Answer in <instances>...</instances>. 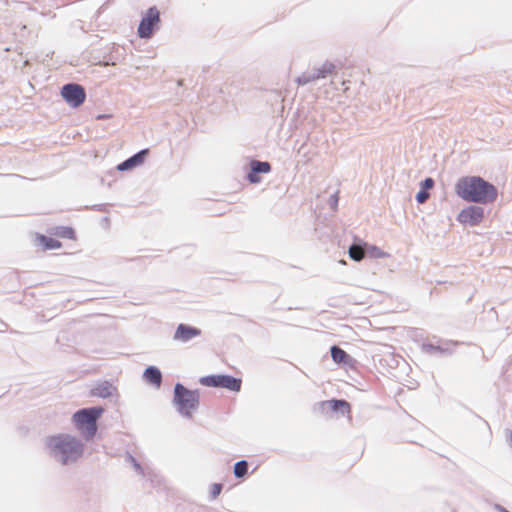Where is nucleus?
Here are the masks:
<instances>
[{
    "label": "nucleus",
    "instance_id": "nucleus-1",
    "mask_svg": "<svg viewBox=\"0 0 512 512\" xmlns=\"http://www.w3.org/2000/svg\"><path fill=\"white\" fill-rule=\"evenodd\" d=\"M455 193L461 199L478 203L488 204L496 200V187L479 176H465L455 184Z\"/></svg>",
    "mask_w": 512,
    "mask_h": 512
},
{
    "label": "nucleus",
    "instance_id": "nucleus-2",
    "mask_svg": "<svg viewBox=\"0 0 512 512\" xmlns=\"http://www.w3.org/2000/svg\"><path fill=\"white\" fill-rule=\"evenodd\" d=\"M46 446L49 454L63 465L76 462L81 458L84 451L82 441L68 433L48 437L46 439Z\"/></svg>",
    "mask_w": 512,
    "mask_h": 512
},
{
    "label": "nucleus",
    "instance_id": "nucleus-3",
    "mask_svg": "<svg viewBox=\"0 0 512 512\" xmlns=\"http://www.w3.org/2000/svg\"><path fill=\"white\" fill-rule=\"evenodd\" d=\"M102 407H90L76 411L72 415L75 429L85 438L91 439L97 432V420L103 414Z\"/></svg>",
    "mask_w": 512,
    "mask_h": 512
},
{
    "label": "nucleus",
    "instance_id": "nucleus-4",
    "mask_svg": "<svg viewBox=\"0 0 512 512\" xmlns=\"http://www.w3.org/2000/svg\"><path fill=\"white\" fill-rule=\"evenodd\" d=\"M173 404L181 416L189 418L198 407L199 393L177 383L174 387Z\"/></svg>",
    "mask_w": 512,
    "mask_h": 512
},
{
    "label": "nucleus",
    "instance_id": "nucleus-5",
    "mask_svg": "<svg viewBox=\"0 0 512 512\" xmlns=\"http://www.w3.org/2000/svg\"><path fill=\"white\" fill-rule=\"evenodd\" d=\"M160 24V13L156 7H150L142 16L137 28V35L141 39H149L154 29Z\"/></svg>",
    "mask_w": 512,
    "mask_h": 512
},
{
    "label": "nucleus",
    "instance_id": "nucleus-6",
    "mask_svg": "<svg viewBox=\"0 0 512 512\" xmlns=\"http://www.w3.org/2000/svg\"><path fill=\"white\" fill-rule=\"evenodd\" d=\"M202 385L208 387H222L230 391H239L241 380L230 375H210L200 379Z\"/></svg>",
    "mask_w": 512,
    "mask_h": 512
},
{
    "label": "nucleus",
    "instance_id": "nucleus-7",
    "mask_svg": "<svg viewBox=\"0 0 512 512\" xmlns=\"http://www.w3.org/2000/svg\"><path fill=\"white\" fill-rule=\"evenodd\" d=\"M61 96L71 108H77L82 105L86 99L84 88L75 83H69L61 88Z\"/></svg>",
    "mask_w": 512,
    "mask_h": 512
},
{
    "label": "nucleus",
    "instance_id": "nucleus-8",
    "mask_svg": "<svg viewBox=\"0 0 512 512\" xmlns=\"http://www.w3.org/2000/svg\"><path fill=\"white\" fill-rule=\"evenodd\" d=\"M484 218V209L480 206L471 205L463 208L457 215V221L463 225L476 226Z\"/></svg>",
    "mask_w": 512,
    "mask_h": 512
},
{
    "label": "nucleus",
    "instance_id": "nucleus-9",
    "mask_svg": "<svg viewBox=\"0 0 512 512\" xmlns=\"http://www.w3.org/2000/svg\"><path fill=\"white\" fill-rule=\"evenodd\" d=\"M198 335H200V330L197 328L190 327L185 324H179L174 333L173 339L177 342L186 343Z\"/></svg>",
    "mask_w": 512,
    "mask_h": 512
},
{
    "label": "nucleus",
    "instance_id": "nucleus-10",
    "mask_svg": "<svg viewBox=\"0 0 512 512\" xmlns=\"http://www.w3.org/2000/svg\"><path fill=\"white\" fill-rule=\"evenodd\" d=\"M142 377L145 382L153 385L157 389L161 386L162 373H161L160 369L155 366L147 367L144 370Z\"/></svg>",
    "mask_w": 512,
    "mask_h": 512
},
{
    "label": "nucleus",
    "instance_id": "nucleus-11",
    "mask_svg": "<svg viewBox=\"0 0 512 512\" xmlns=\"http://www.w3.org/2000/svg\"><path fill=\"white\" fill-rule=\"evenodd\" d=\"M115 393H116V387L108 381L100 382V383L96 384L95 387L92 389V394L94 396H97V397L103 398V399L109 398L112 395H114Z\"/></svg>",
    "mask_w": 512,
    "mask_h": 512
},
{
    "label": "nucleus",
    "instance_id": "nucleus-12",
    "mask_svg": "<svg viewBox=\"0 0 512 512\" xmlns=\"http://www.w3.org/2000/svg\"><path fill=\"white\" fill-rule=\"evenodd\" d=\"M146 153L145 150H141L132 157L128 158L127 160L123 161L117 166L118 171H127L130 170L138 165H140L143 162L144 154Z\"/></svg>",
    "mask_w": 512,
    "mask_h": 512
},
{
    "label": "nucleus",
    "instance_id": "nucleus-13",
    "mask_svg": "<svg viewBox=\"0 0 512 512\" xmlns=\"http://www.w3.org/2000/svg\"><path fill=\"white\" fill-rule=\"evenodd\" d=\"M36 239L38 244L47 250L58 249L61 246L58 240L44 235H38Z\"/></svg>",
    "mask_w": 512,
    "mask_h": 512
},
{
    "label": "nucleus",
    "instance_id": "nucleus-14",
    "mask_svg": "<svg viewBox=\"0 0 512 512\" xmlns=\"http://www.w3.org/2000/svg\"><path fill=\"white\" fill-rule=\"evenodd\" d=\"M334 65L331 62H325L320 67H318L314 72V77L316 80L324 79L328 75L332 74L334 71Z\"/></svg>",
    "mask_w": 512,
    "mask_h": 512
},
{
    "label": "nucleus",
    "instance_id": "nucleus-15",
    "mask_svg": "<svg viewBox=\"0 0 512 512\" xmlns=\"http://www.w3.org/2000/svg\"><path fill=\"white\" fill-rule=\"evenodd\" d=\"M349 257L354 261H361L365 256V250L361 245L353 244L348 250Z\"/></svg>",
    "mask_w": 512,
    "mask_h": 512
},
{
    "label": "nucleus",
    "instance_id": "nucleus-16",
    "mask_svg": "<svg viewBox=\"0 0 512 512\" xmlns=\"http://www.w3.org/2000/svg\"><path fill=\"white\" fill-rule=\"evenodd\" d=\"M331 357L335 363H342V362L346 361V359L348 358V355L343 349H341L337 346H332L331 347Z\"/></svg>",
    "mask_w": 512,
    "mask_h": 512
},
{
    "label": "nucleus",
    "instance_id": "nucleus-17",
    "mask_svg": "<svg viewBox=\"0 0 512 512\" xmlns=\"http://www.w3.org/2000/svg\"><path fill=\"white\" fill-rule=\"evenodd\" d=\"M251 170L255 171L256 173H263L267 174L270 172V164L268 162H261V161H252L250 163Z\"/></svg>",
    "mask_w": 512,
    "mask_h": 512
},
{
    "label": "nucleus",
    "instance_id": "nucleus-18",
    "mask_svg": "<svg viewBox=\"0 0 512 512\" xmlns=\"http://www.w3.org/2000/svg\"><path fill=\"white\" fill-rule=\"evenodd\" d=\"M366 252L370 257L376 259L388 257V254L386 252H384L382 249L374 245L368 246Z\"/></svg>",
    "mask_w": 512,
    "mask_h": 512
},
{
    "label": "nucleus",
    "instance_id": "nucleus-19",
    "mask_svg": "<svg viewBox=\"0 0 512 512\" xmlns=\"http://www.w3.org/2000/svg\"><path fill=\"white\" fill-rule=\"evenodd\" d=\"M328 404L333 411H337L340 407L343 409L342 413H349L350 411L349 404L343 400H331Z\"/></svg>",
    "mask_w": 512,
    "mask_h": 512
},
{
    "label": "nucleus",
    "instance_id": "nucleus-20",
    "mask_svg": "<svg viewBox=\"0 0 512 512\" xmlns=\"http://www.w3.org/2000/svg\"><path fill=\"white\" fill-rule=\"evenodd\" d=\"M234 475L236 478H242L247 473V462L245 460H240L234 465Z\"/></svg>",
    "mask_w": 512,
    "mask_h": 512
},
{
    "label": "nucleus",
    "instance_id": "nucleus-21",
    "mask_svg": "<svg viewBox=\"0 0 512 512\" xmlns=\"http://www.w3.org/2000/svg\"><path fill=\"white\" fill-rule=\"evenodd\" d=\"M315 77L313 73H303L302 75L296 78V83L298 85H306L312 81H315Z\"/></svg>",
    "mask_w": 512,
    "mask_h": 512
},
{
    "label": "nucleus",
    "instance_id": "nucleus-22",
    "mask_svg": "<svg viewBox=\"0 0 512 512\" xmlns=\"http://www.w3.org/2000/svg\"><path fill=\"white\" fill-rule=\"evenodd\" d=\"M57 235L63 237V238H73L74 231L70 227H61L56 232Z\"/></svg>",
    "mask_w": 512,
    "mask_h": 512
},
{
    "label": "nucleus",
    "instance_id": "nucleus-23",
    "mask_svg": "<svg viewBox=\"0 0 512 512\" xmlns=\"http://www.w3.org/2000/svg\"><path fill=\"white\" fill-rule=\"evenodd\" d=\"M248 180L250 183L257 184L261 182V177L259 176L258 173L251 170L250 173L248 174Z\"/></svg>",
    "mask_w": 512,
    "mask_h": 512
},
{
    "label": "nucleus",
    "instance_id": "nucleus-24",
    "mask_svg": "<svg viewBox=\"0 0 512 512\" xmlns=\"http://www.w3.org/2000/svg\"><path fill=\"white\" fill-rule=\"evenodd\" d=\"M429 197V194L428 192H426L424 189L420 190L417 194H416V200L417 202L419 203H423L427 198Z\"/></svg>",
    "mask_w": 512,
    "mask_h": 512
},
{
    "label": "nucleus",
    "instance_id": "nucleus-25",
    "mask_svg": "<svg viewBox=\"0 0 512 512\" xmlns=\"http://www.w3.org/2000/svg\"><path fill=\"white\" fill-rule=\"evenodd\" d=\"M434 184V181L432 178H426L423 182H422V187L423 189H429L433 186Z\"/></svg>",
    "mask_w": 512,
    "mask_h": 512
},
{
    "label": "nucleus",
    "instance_id": "nucleus-26",
    "mask_svg": "<svg viewBox=\"0 0 512 512\" xmlns=\"http://www.w3.org/2000/svg\"><path fill=\"white\" fill-rule=\"evenodd\" d=\"M221 489H222V486L220 484H214L212 486V495L213 497H216L220 494L221 492Z\"/></svg>",
    "mask_w": 512,
    "mask_h": 512
},
{
    "label": "nucleus",
    "instance_id": "nucleus-27",
    "mask_svg": "<svg viewBox=\"0 0 512 512\" xmlns=\"http://www.w3.org/2000/svg\"><path fill=\"white\" fill-rule=\"evenodd\" d=\"M133 467L135 468L136 471H138L140 474H142V469L140 467V464L133 458V457H129Z\"/></svg>",
    "mask_w": 512,
    "mask_h": 512
},
{
    "label": "nucleus",
    "instance_id": "nucleus-28",
    "mask_svg": "<svg viewBox=\"0 0 512 512\" xmlns=\"http://www.w3.org/2000/svg\"><path fill=\"white\" fill-rule=\"evenodd\" d=\"M105 116L104 115H99L98 118L101 119V118H104Z\"/></svg>",
    "mask_w": 512,
    "mask_h": 512
}]
</instances>
